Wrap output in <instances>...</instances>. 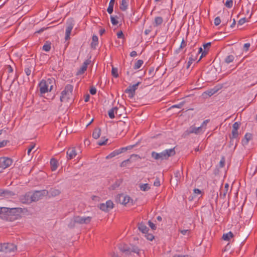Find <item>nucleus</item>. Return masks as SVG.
I'll use <instances>...</instances> for the list:
<instances>
[{
	"mask_svg": "<svg viewBox=\"0 0 257 257\" xmlns=\"http://www.w3.org/2000/svg\"><path fill=\"white\" fill-rule=\"evenodd\" d=\"M22 212L21 208H8L4 207L3 213L4 216H2L3 219L7 221H12L17 219L16 216Z\"/></svg>",
	"mask_w": 257,
	"mask_h": 257,
	"instance_id": "obj_1",
	"label": "nucleus"
},
{
	"mask_svg": "<svg viewBox=\"0 0 257 257\" xmlns=\"http://www.w3.org/2000/svg\"><path fill=\"white\" fill-rule=\"evenodd\" d=\"M176 152L175 148L167 149L162 152L160 153H156V152H152L151 153V156L155 160H167L170 157L173 156L175 155Z\"/></svg>",
	"mask_w": 257,
	"mask_h": 257,
	"instance_id": "obj_2",
	"label": "nucleus"
},
{
	"mask_svg": "<svg viewBox=\"0 0 257 257\" xmlns=\"http://www.w3.org/2000/svg\"><path fill=\"white\" fill-rule=\"evenodd\" d=\"M73 86L71 84L65 86L64 90L61 92L60 100L62 102H68L72 96Z\"/></svg>",
	"mask_w": 257,
	"mask_h": 257,
	"instance_id": "obj_3",
	"label": "nucleus"
},
{
	"mask_svg": "<svg viewBox=\"0 0 257 257\" xmlns=\"http://www.w3.org/2000/svg\"><path fill=\"white\" fill-rule=\"evenodd\" d=\"M48 195V190H42L39 191H35L32 194V200L33 202L38 201L39 200L42 199L44 196Z\"/></svg>",
	"mask_w": 257,
	"mask_h": 257,
	"instance_id": "obj_4",
	"label": "nucleus"
},
{
	"mask_svg": "<svg viewBox=\"0 0 257 257\" xmlns=\"http://www.w3.org/2000/svg\"><path fill=\"white\" fill-rule=\"evenodd\" d=\"M13 163V160L9 157H1L0 158V169L1 170H3L9 167H10Z\"/></svg>",
	"mask_w": 257,
	"mask_h": 257,
	"instance_id": "obj_5",
	"label": "nucleus"
},
{
	"mask_svg": "<svg viewBox=\"0 0 257 257\" xmlns=\"http://www.w3.org/2000/svg\"><path fill=\"white\" fill-rule=\"evenodd\" d=\"M116 200L119 203L124 205L129 203L133 204V199L130 196L123 194H119L117 196Z\"/></svg>",
	"mask_w": 257,
	"mask_h": 257,
	"instance_id": "obj_6",
	"label": "nucleus"
},
{
	"mask_svg": "<svg viewBox=\"0 0 257 257\" xmlns=\"http://www.w3.org/2000/svg\"><path fill=\"white\" fill-rule=\"evenodd\" d=\"M141 83L140 82H138L132 86H130L125 90V93H128V97L130 98H133L135 95V91L137 89L139 85Z\"/></svg>",
	"mask_w": 257,
	"mask_h": 257,
	"instance_id": "obj_7",
	"label": "nucleus"
},
{
	"mask_svg": "<svg viewBox=\"0 0 257 257\" xmlns=\"http://www.w3.org/2000/svg\"><path fill=\"white\" fill-rule=\"evenodd\" d=\"M113 203L111 200H108L105 203H101L99 208L102 211L107 212L113 208Z\"/></svg>",
	"mask_w": 257,
	"mask_h": 257,
	"instance_id": "obj_8",
	"label": "nucleus"
},
{
	"mask_svg": "<svg viewBox=\"0 0 257 257\" xmlns=\"http://www.w3.org/2000/svg\"><path fill=\"white\" fill-rule=\"evenodd\" d=\"M74 221L76 223L78 224H88L91 221V217H81L79 216H75L74 217Z\"/></svg>",
	"mask_w": 257,
	"mask_h": 257,
	"instance_id": "obj_9",
	"label": "nucleus"
},
{
	"mask_svg": "<svg viewBox=\"0 0 257 257\" xmlns=\"http://www.w3.org/2000/svg\"><path fill=\"white\" fill-rule=\"evenodd\" d=\"M20 201L24 204H30L33 202L32 196L30 192H28L24 195H22L20 198Z\"/></svg>",
	"mask_w": 257,
	"mask_h": 257,
	"instance_id": "obj_10",
	"label": "nucleus"
},
{
	"mask_svg": "<svg viewBox=\"0 0 257 257\" xmlns=\"http://www.w3.org/2000/svg\"><path fill=\"white\" fill-rule=\"evenodd\" d=\"M4 250L5 253L14 252L17 249V246L13 243H5Z\"/></svg>",
	"mask_w": 257,
	"mask_h": 257,
	"instance_id": "obj_11",
	"label": "nucleus"
},
{
	"mask_svg": "<svg viewBox=\"0 0 257 257\" xmlns=\"http://www.w3.org/2000/svg\"><path fill=\"white\" fill-rule=\"evenodd\" d=\"M73 25H74L72 21L69 22L67 23L65 38L66 40H68L70 39V35L73 28Z\"/></svg>",
	"mask_w": 257,
	"mask_h": 257,
	"instance_id": "obj_12",
	"label": "nucleus"
},
{
	"mask_svg": "<svg viewBox=\"0 0 257 257\" xmlns=\"http://www.w3.org/2000/svg\"><path fill=\"white\" fill-rule=\"evenodd\" d=\"M49 86L45 82V80H42L39 83L40 92L41 94H44L48 91Z\"/></svg>",
	"mask_w": 257,
	"mask_h": 257,
	"instance_id": "obj_13",
	"label": "nucleus"
},
{
	"mask_svg": "<svg viewBox=\"0 0 257 257\" xmlns=\"http://www.w3.org/2000/svg\"><path fill=\"white\" fill-rule=\"evenodd\" d=\"M89 63L90 61L88 60H87L85 61H84L82 66L77 72L76 75H80L83 74L85 72V71H86L87 66L89 65Z\"/></svg>",
	"mask_w": 257,
	"mask_h": 257,
	"instance_id": "obj_14",
	"label": "nucleus"
},
{
	"mask_svg": "<svg viewBox=\"0 0 257 257\" xmlns=\"http://www.w3.org/2000/svg\"><path fill=\"white\" fill-rule=\"evenodd\" d=\"M77 155L75 148H69L67 151V158L68 160H71L74 158Z\"/></svg>",
	"mask_w": 257,
	"mask_h": 257,
	"instance_id": "obj_15",
	"label": "nucleus"
},
{
	"mask_svg": "<svg viewBox=\"0 0 257 257\" xmlns=\"http://www.w3.org/2000/svg\"><path fill=\"white\" fill-rule=\"evenodd\" d=\"M229 189V185L228 183H226L224 185V188H221L220 190V197L224 199L228 192Z\"/></svg>",
	"mask_w": 257,
	"mask_h": 257,
	"instance_id": "obj_16",
	"label": "nucleus"
},
{
	"mask_svg": "<svg viewBox=\"0 0 257 257\" xmlns=\"http://www.w3.org/2000/svg\"><path fill=\"white\" fill-rule=\"evenodd\" d=\"M252 138V135L250 133H246L244 138L241 141V143L243 146L247 145L248 142Z\"/></svg>",
	"mask_w": 257,
	"mask_h": 257,
	"instance_id": "obj_17",
	"label": "nucleus"
},
{
	"mask_svg": "<svg viewBox=\"0 0 257 257\" xmlns=\"http://www.w3.org/2000/svg\"><path fill=\"white\" fill-rule=\"evenodd\" d=\"M60 193V190L55 188H52L48 191V195H49L50 197H55L59 195Z\"/></svg>",
	"mask_w": 257,
	"mask_h": 257,
	"instance_id": "obj_18",
	"label": "nucleus"
},
{
	"mask_svg": "<svg viewBox=\"0 0 257 257\" xmlns=\"http://www.w3.org/2000/svg\"><path fill=\"white\" fill-rule=\"evenodd\" d=\"M139 230L143 233H147L149 229L143 222L139 223L138 224Z\"/></svg>",
	"mask_w": 257,
	"mask_h": 257,
	"instance_id": "obj_19",
	"label": "nucleus"
},
{
	"mask_svg": "<svg viewBox=\"0 0 257 257\" xmlns=\"http://www.w3.org/2000/svg\"><path fill=\"white\" fill-rule=\"evenodd\" d=\"M202 130V127L200 126L198 127L192 126L190 127L189 129L187 131L188 134L194 133L197 134L199 133Z\"/></svg>",
	"mask_w": 257,
	"mask_h": 257,
	"instance_id": "obj_20",
	"label": "nucleus"
},
{
	"mask_svg": "<svg viewBox=\"0 0 257 257\" xmlns=\"http://www.w3.org/2000/svg\"><path fill=\"white\" fill-rule=\"evenodd\" d=\"M34 67L32 64H28L24 69L25 72L27 76H30L32 70H34Z\"/></svg>",
	"mask_w": 257,
	"mask_h": 257,
	"instance_id": "obj_21",
	"label": "nucleus"
},
{
	"mask_svg": "<svg viewBox=\"0 0 257 257\" xmlns=\"http://www.w3.org/2000/svg\"><path fill=\"white\" fill-rule=\"evenodd\" d=\"M50 164H51V166L52 171H55L58 167L57 161L56 159L52 158L51 159Z\"/></svg>",
	"mask_w": 257,
	"mask_h": 257,
	"instance_id": "obj_22",
	"label": "nucleus"
},
{
	"mask_svg": "<svg viewBox=\"0 0 257 257\" xmlns=\"http://www.w3.org/2000/svg\"><path fill=\"white\" fill-rule=\"evenodd\" d=\"M101 134V130L100 128H95L92 133V137L95 139H97L100 137Z\"/></svg>",
	"mask_w": 257,
	"mask_h": 257,
	"instance_id": "obj_23",
	"label": "nucleus"
},
{
	"mask_svg": "<svg viewBox=\"0 0 257 257\" xmlns=\"http://www.w3.org/2000/svg\"><path fill=\"white\" fill-rule=\"evenodd\" d=\"M120 250L123 252H125L126 254H130V247L126 245H120L119 247Z\"/></svg>",
	"mask_w": 257,
	"mask_h": 257,
	"instance_id": "obj_24",
	"label": "nucleus"
},
{
	"mask_svg": "<svg viewBox=\"0 0 257 257\" xmlns=\"http://www.w3.org/2000/svg\"><path fill=\"white\" fill-rule=\"evenodd\" d=\"M233 237V234L232 232L229 231V232L223 234L222 235V239L224 240L229 241L230 238Z\"/></svg>",
	"mask_w": 257,
	"mask_h": 257,
	"instance_id": "obj_25",
	"label": "nucleus"
},
{
	"mask_svg": "<svg viewBox=\"0 0 257 257\" xmlns=\"http://www.w3.org/2000/svg\"><path fill=\"white\" fill-rule=\"evenodd\" d=\"M117 109H118V108L117 107H114L112 108L108 111V114L109 117L110 118L112 119V118H114V117H115L114 113H116Z\"/></svg>",
	"mask_w": 257,
	"mask_h": 257,
	"instance_id": "obj_26",
	"label": "nucleus"
},
{
	"mask_svg": "<svg viewBox=\"0 0 257 257\" xmlns=\"http://www.w3.org/2000/svg\"><path fill=\"white\" fill-rule=\"evenodd\" d=\"M98 37L96 35H93L92 37V42L91 44V48L95 49L96 47L98 45Z\"/></svg>",
	"mask_w": 257,
	"mask_h": 257,
	"instance_id": "obj_27",
	"label": "nucleus"
},
{
	"mask_svg": "<svg viewBox=\"0 0 257 257\" xmlns=\"http://www.w3.org/2000/svg\"><path fill=\"white\" fill-rule=\"evenodd\" d=\"M135 146V145L128 146L126 147L121 148L118 149L117 151H118L119 154H120L122 153L126 152V151H127L128 150H131V149H133Z\"/></svg>",
	"mask_w": 257,
	"mask_h": 257,
	"instance_id": "obj_28",
	"label": "nucleus"
},
{
	"mask_svg": "<svg viewBox=\"0 0 257 257\" xmlns=\"http://www.w3.org/2000/svg\"><path fill=\"white\" fill-rule=\"evenodd\" d=\"M163 22V18L161 17H157L155 19V22L154 25L155 27H157L162 24Z\"/></svg>",
	"mask_w": 257,
	"mask_h": 257,
	"instance_id": "obj_29",
	"label": "nucleus"
},
{
	"mask_svg": "<svg viewBox=\"0 0 257 257\" xmlns=\"http://www.w3.org/2000/svg\"><path fill=\"white\" fill-rule=\"evenodd\" d=\"M127 0H122L120 5V9L121 11H124L127 9Z\"/></svg>",
	"mask_w": 257,
	"mask_h": 257,
	"instance_id": "obj_30",
	"label": "nucleus"
},
{
	"mask_svg": "<svg viewBox=\"0 0 257 257\" xmlns=\"http://www.w3.org/2000/svg\"><path fill=\"white\" fill-rule=\"evenodd\" d=\"M239 133L237 130L232 128L231 134L229 136V137L231 138L237 139L238 137Z\"/></svg>",
	"mask_w": 257,
	"mask_h": 257,
	"instance_id": "obj_31",
	"label": "nucleus"
},
{
	"mask_svg": "<svg viewBox=\"0 0 257 257\" xmlns=\"http://www.w3.org/2000/svg\"><path fill=\"white\" fill-rule=\"evenodd\" d=\"M218 90V89L215 88H213L211 89H210L209 90H207L205 92V93L209 95V96H212L214 94H215L217 91Z\"/></svg>",
	"mask_w": 257,
	"mask_h": 257,
	"instance_id": "obj_32",
	"label": "nucleus"
},
{
	"mask_svg": "<svg viewBox=\"0 0 257 257\" xmlns=\"http://www.w3.org/2000/svg\"><path fill=\"white\" fill-rule=\"evenodd\" d=\"M229 139H230V142H229V148H231L232 147H233V150H234L237 146V141L234 143V138H231V137H229Z\"/></svg>",
	"mask_w": 257,
	"mask_h": 257,
	"instance_id": "obj_33",
	"label": "nucleus"
},
{
	"mask_svg": "<svg viewBox=\"0 0 257 257\" xmlns=\"http://www.w3.org/2000/svg\"><path fill=\"white\" fill-rule=\"evenodd\" d=\"M119 154L117 150H115L114 151H113L112 152H111L110 154H109L108 156H107L106 157V159H111L113 157H115L116 156H117Z\"/></svg>",
	"mask_w": 257,
	"mask_h": 257,
	"instance_id": "obj_34",
	"label": "nucleus"
},
{
	"mask_svg": "<svg viewBox=\"0 0 257 257\" xmlns=\"http://www.w3.org/2000/svg\"><path fill=\"white\" fill-rule=\"evenodd\" d=\"M144 63V62L143 60H138L136 63L135 64V65L134 66V68L135 69H139L140 68H141V67L142 66V65Z\"/></svg>",
	"mask_w": 257,
	"mask_h": 257,
	"instance_id": "obj_35",
	"label": "nucleus"
},
{
	"mask_svg": "<svg viewBox=\"0 0 257 257\" xmlns=\"http://www.w3.org/2000/svg\"><path fill=\"white\" fill-rule=\"evenodd\" d=\"M45 82H46L48 86L49 85H51L50 86V91L53 88V85L52 84L54 82V79L53 78H48L47 80H45Z\"/></svg>",
	"mask_w": 257,
	"mask_h": 257,
	"instance_id": "obj_36",
	"label": "nucleus"
},
{
	"mask_svg": "<svg viewBox=\"0 0 257 257\" xmlns=\"http://www.w3.org/2000/svg\"><path fill=\"white\" fill-rule=\"evenodd\" d=\"M133 158H135L136 159H141V157L138 155L133 154L131 156L129 159L124 160V161H125L126 164L128 163H131L132 161V159Z\"/></svg>",
	"mask_w": 257,
	"mask_h": 257,
	"instance_id": "obj_37",
	"label": "nucleus"
},
{
	"mask_svg": "<svg viewBox=\"0 0 257 257\" xmlns=\"http://www.w3.org/2000/svg\"><path fill=\"white\" fill-rule=\"evenodd\" d=\"M150 188V187L149 184L147 183L142 184L140 185V189L142 191H148V190H149Z\"/></svg>",
	"mask_w": 257,
	"mask_h": 257,
	"instance_id": "obj_38",
	"label": "nucleus"
},
{
	"mask_svg": "<svg viewBox=\"0 0 257 257\" xmlns=\"http://www.w3.org/2000/svg\"><path fill=\"white\" fill-rule=\"evenodd\" d=\"M198 53H201V55L200 56V58L199 59V60H200L203 56H206V55L208 53V50H204L203 51V49L202 48H199V50L198 51Z\"/></svg>",
	"mask_w": 257,
	"mask_h": 257,
	"instance_id": "obj_39",
	"label": "nucleus"
},
{
	"mask_svg": "<svg viewBox=\"0 0 257 257\" xmlns=\"http://www.w3.org/2000/svg\"><path fill=\"white\" fill-rule=\"evenodd\" d=\"M234 59V57L233 55H229L225 59V62L227 64H229V63L233 62Z\"/></svg>",
	"mask_w": 257,
	"mask_h": 257,
	"instance_id": "obj_40",
	"label": "nucleus"
},
{
	"mask_svg": "<svg viewBox=\"0 0 257 257\" xmlns=\"http://www.w3.org/2000/svg\"><path fill=\"white\" fill-rule=\"evenodd\" d=\"M130 252H133L137 254H139L140 251V249L138 248V247L135 245H132V247L130 248Z\"/></svg>",
	"mask_w": 257,
	"mask_h": 257,
	"instance_id": "obj_41",
	"label": "nucleus"
},
{
	"mask_svg": "<svg viewBox=\"0 0 257 257\" xmlns=\"http://www.w3.org/2000/svg\"><path fill=\"white\" fill-rule=\"evenodd\" d=\"M179 231L183 235H189L190 233V229H179Z\"/></svg>",
	"mask_w": 257,
	"mask_h": 257,
	"instance_id": "obj_42",
	"label": "nucleus"
},
{
	"mask_svg": "<svg viewBox=\"0 0 257 257\" xmlns=\"http://www.w3.org/2000/svg\"><path fill=\"white\" fill-rule=\"evenodd\" d=\"M117 71L118 70L116 68H114V67H112V70H111V74H112V75L115 78H117L118 77V74Z\"/></svg>",
	"mask_w": 257,
	"mask_h": 257,
	"instance_id": "obj_43",
	"label": "nucleus"
},
{
	"mask_svg": "<svg viewBox=\"0 0 257 257\" xmlns=\"http://www.w3.org/2000/svg\"><path fill=\"white\" fill-rule=\"evenodd\" d=\"M51 49V45L50 44L46 43L43 46V50L48 52Z\"/></svg>",
	"mask_w": 257,
	"mask_h": 257,
	"instance_id": "obj_44",
	"label": "nucleus"
},
{
	"mask_svg": "<svg viewBox=\"0 0 257 257\" xmlns=\"http://www.w3.org/2000/svg\"><path fill=\"white\" fill-rule=\"evenodd\" d=\"M225 6L228 8H231L233 6L232 0H226Z\"/></svg>",
	"mask_w": 257,
	"mask_h": 257,
	"instance_id": "obj_45",
	"label": "nucleus"
},
{
	"mask_svg": "<svg viewBox=\"0 0 257 257\" xmlns=\"http://www.w3.org/2000/svg\"><path fill=\"white\" fill-rule=\"evenodd\" d=\"M146 234L145 236L148 240L152 241L154 238V236L152 234L147 233Z\"/></svg>",
	"mask_w": 257,
	"mask_h": 257,
	"instance_id": "obj_46",
	"label": "nucleus"
},
{
	"mask_svg": "<svg viewBox=\"0 0 257 257\" xmlns=\"http://www.w3.org/2000/svg\"><path fill=\"white\" fill-rule=\"evenodd\" d=\"M102 139V138H101ZM103 140H100L98 142V145L99 146H102L106 144V142L107 141V139H105V138H103Z\"/></svg>",
	"mask_w": 257,
	"mask_h": 257,
	"instance_id": "obj_47",
	"label": "nucleus"
},
{
	"mask_svg": "<svg viewBox=\"0 0 257 257\" xmlns=\"http://www.w3.org/2000/svg\"><path fill=\"white\" fill-rule=\"evenodd\" d=\"M194 61H195V59L194 58H192L191 57H190L189 58V60L187 62V65L186 67L187 69H188L190 67V65L192 64L193 62Z\"/></svg>",
	"mask_w": 257,
	"mask_h": 257,
	"instance_id": "obj_48",
	"label": "nucleus"
},
{
	"mask_svg": "<svg viewBox=\"0 0 257 257\" xmlns=\"http://www.w3.org/2000/svg\"><path fill=\"white\" fill-rule=\"evenodd\" d=\"M240 125V123L239 122H235L232 125V128L235 130H238Z\"/></svg>",
	"mask_w": 257,
	"mask_h": 257,
	"instance_id": "obj_49",
	"label": "nucleus"
},
{
	"mask_svg": "<svg viewBox=\"0 0 257 257\" xmlns=\"http://www.w3.org/2000/svg\"><path fill=\"white\" fill-rule=\"evenodd\" d=\"M110 20H111V22L113 25H116L118 23V21L113 16L110 17Z\"/></svg>",
	"mask_w": 257,
	"mask_h": 257,
	"instance_id": "obj_50",
	"label": "nucleus"
},
{
	"mask_svg": "<svg viewBox=\"0 0 257 257\" xmlns=\"http://www.w3.org/2000/svg\"><path fill=\"white\" fill-rule=\"evenodd\" d=\"M221 23V20L219 17H217L214 19V24L215 26L219 25Z\"/></svg>",
	"mask_w": 257,
	"mask_h": 257,
	"instance_id": "obj_51",
	"label": "nucleus"
},
{
	"mask_svg": "<svg viewBox=\"0 0 257 257\" xmlns=\"http://www.w3.org/2000/svg\"><path fill=\"white\" fill-rule=\"evenodd\" d=\"M225 165V158L222 157L221 159V160L219 162V166L221 168H222Z\"/></svg>",
	"mask_w": 257,
	"mask_h": 257,
	"instance_id": "obj_52",
	"label": "nucleus"
},
{
	"mask_svg": "<svg viewBox=\"0 0 257 257\" xmlns=\"http://www.w3.org/2000/svg\"><path fill=\"white\" fill-rule=\"evenodd\" d=\"M184 104V102H181L180 103L176 105H174L172 106L169 109H171L172 108H181Z\"/></svg>",
	"mask_w": 257,
	"mask_h": 257,
	"instance_id": "obj_53",
	"label": "nucleus"
},
{
	"mask_svg": "<svg viewBox=\"0 0 257 257\" xmlns=\"http://www.w3.org/2000/svg\"><path fill=\"white\" fill-rule=\"evenodd\" d=\"M148 224H149V226L153 230H155L156 229V226L155 224L154 223H153L152 222H151V221H149Z\"/></svg>",
	"mask_w": 257,
	"mask_h": 257,
	"instance_id": "obj_54",
	"label": "nucleus"
},
{
	"mask_svg": "<svg viewBox=\"0 0 257 257\" xmlns=\"http://www.w3.org/2000/svg\"><path fill=\"white\" fill-rule=\"evenodd\" d=\"M8 142L9 141L7 140H3V141L0 142V148L6 146Z\"/></svg>",
	"mask_w": 257,
	"mask_h": 257,
	"instance_id": "obj_55",
	"label": "nucleus"
},
{
	"mask_svg": "<svg viewBox=\"0 0 257 257\" xmlns=\"http://www.w3.org/2000/svg\"><path fill=\"white\" fill-rule=\"evenodd\" d=\"M90 93L92 95L95 94L96 93V88L94 87H93V86L91 87V88L90 89Z\"/></svg>",
	"mask_w": 257,
	"mask_h": 257,
	"instance_id": "obj_56",
	"label": "nucleus"
},
{
	"mask_svg": "<svg viewBox=\"0 0 257 257\" xmlns=\"http://www.w3.org/2000/svg\"><path fill=\"white\" fill-rule=\"evenodd\" d=\"M76 222L74 221V219L72 220L68 224V226L70 228H73L75 226Z\"/></svg>",
	"mask_w": 257,
	"mask_h": 257,
	"instance_id": "obj_57",
	"label": "nucleus"
},
{
	"mask_svg": "<svg viewBox=\"0 0 257 257\" xmlns=\"http://www.w3.org/2000/svg\"><path fill=\"white\" fill-rule=\"evenodd\" d=\"M117 38H124V35L122 33V32L121 31L118 32L117 33Z\"/></svg>",
	"mask_w": 257,
	"mask_h": 257,
	"instance_id": "obj_58",
	"label": "nucleus"
},
{
	"mask_svg": "<svg viewBox=\"0 0 257 257\" xmlns=\"http://www.w3.org/2000/svg\"><path fill=\"white\" fill-rule=\"evenodd\" d=\"M154 185L155 186H157V187L160 186V182L159 179L158 178H156V180L155 181V182L154 183Z\"/></svg>",
	"mask_w": 257,
	"mask_h": 257,
	"instance_id": "obj_59",
	"label": "nucleus"
},
{
	"mask_svg": "<svg viewBox=\"0 0 257 257\" xmlns=\"http://www.w3.org/2000/svg\"><path fill=\"white\" fill-rule=\"evenodd\" d=\"M113 6L109 5V6L107 9V11L109 14H110L113 12Z\"/></svg>",
	"mask_w": 257,
	"mask_h": 257,
	"instance_id": "obj_60",
	"label": "nucleus"
},
{
	"mask_svg": "<svg viewBox=\"0 0 257 257\" xmlns=\"http://www.w3.org/2000/svg\"><path fill=\"white\" fill-rule=\"evenodd\" d=\"M35 145L34 144V145H31L30 146V147L29 148L28 150V154L29 155H30V153L31 152V151H32V150L35 148Z\"/></svg>",
	"mask_w": 257,
	"mask_h": 257,
	"instance_id": "obj_61",
	"label": "nucleus"
},
{
	"mask_svg": "<svg viewBox=\"0 0 257 257\" xmlns=\"http://www.w3.org/2000/svg\"><path fill=\"white\" fill-rule=\"evenodd\" d=\"M246 22L245 18L240 19L238 21V24L240 25H243Z\"/></svg>",
	"mask_w": 257,
	"mask_h": 257,
	"instance_id": "obj_62",
	"label": "nucleus"
},
{
	"mask_svg": "<svg viewBox=\"0 0 257 257\" xmlns=\"http://www.w3.org/2000/svg\"><path fill=\"white\" fill-rule=\"evenodd\" d=\"M211 46V43L209 42L203 45L204 50H207Z\"/></svg>",
	"mask_w": 257,
	"mask_h": 257,
	"instance_id": "obj_63",
	"label": "nucleus"
},
{
	"mask_svg": "<svg viewBox=\"0 0 257 257\" xmlns=\"http://www.w3.org/2000/svg\"><path fill=\"white\" fill-rule=\"evenodd\" d=\"M250 45L249 43H245L244 44L243 48L245 51H248Z\"/></svg>",
	"mask_w": 257,
	"mask_h": 257,
	"instance_id": "obj_64",
	"label": "nucleus"
}]
</instances>
